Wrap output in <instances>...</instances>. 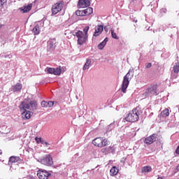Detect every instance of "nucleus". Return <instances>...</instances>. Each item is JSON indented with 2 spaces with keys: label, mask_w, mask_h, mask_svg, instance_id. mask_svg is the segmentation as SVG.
I'll return each mask as SVG.
<instances>
[{
  "label": "nucleus",
  "mask_w": 179,
  "mask_h": 179,
  "mask_svg": "<svg viewBox=\"0 0 179 179\" xmlns=\"http://www.w3.org/2000/svg\"><path fill=\"white\" fill-rule=\"evenodd\" d=\"M76 15L77 16H85V11L83 10H78L76 11Z\"/></svg>",
  "instance_id": "c85d7f7f"
},
{
  "label": "nucleus",
  "mask_w": 179,
  "mask_h": 179,
  "mask_svg": "<svg viewBox=\"0 0 179 179\" xmlns=\"http://www.w3.org/2000/svg\"><path fill=\"white\" fill-rule=\"evenodd\" d=\"M103 30H104V27L103 25H97L95 27V31L94 33V37H99L101 33H103Z\"/></svg>",
  "instance_id": "f8f14e48"
},
{
  "label": "nucleus",
  "mask_w": 179,
  "mask_h": 179,
  "mask_svg": "<svg viewBox=\"0 0 179 179\" xmlns=\"http://www.w3.org/2000/svg\"><path fill=\"white\" fill-rule=\"evenodd\" d=\"M22 87L23 85L20 84V83H17L16 85L13 86V92H20Z\"/></svg>",
  "instance_id": "dca6fc26"
},
{
  "label": "nucleus",
  "mask_w": 179,
  "mask_h": 179,
  "mask_svg": "<svg viewBox=\"0 0 179 179\" xmlns=\"http://www.w3.org/2000/svg\"><path fill=\"white\" fill-rule=\"evenodd\" d=\"M119 169L116 166H113L111 168L110 173L111 176H117L118 174Z\"/></svg>",
  "instance_id": "aec40b11"
},
{
  "label": "nucleus",
  "mask_w": 179,
  "mask_h": 179,
  "mask_svg": "<svg viewBox=\"0 0 179 179\" xmlns=\"http://www.w3.org/2000/svg\"><path fill=\"white\" fill-rule=\"evenodd\" d=\"M48 73H51L52 75H61V68L57 67L55 68H48Z\"/></svg>",
  "instance_id": "ddd939ff"
},
{
  "label": "nucleus",
  "mask_w": 179,
  "mask_h": 179,
  "mask_svg": "<svg viewBox=\"0 0 179 179\" xmlns=\"http://www.w3.org/2000/svg\"><path fill=\"white\" fill-rule=\"evenodd\" d=\"M6 2V0H0V6H3V4Z\"/></svg>",
  "instance_id": "72a5a7b5"
},
{
  "label": "nucleus",
  "mask_w": 179,
  "mask_h": 179,
  "mask_svg": "<svg viewBox=\"0 0 179 179\" xmlns=\"http://www.w3.org/2000/svg\"><path fill=\"white\" fill-rule=\"evenodd\" d=\"M10 163H17V162H20V157H11L9 159Z\"/></svg>",
  "instance_id": "393cba45"
},
{
  "label": "nucleus",
  "mask_w": 179,
  "mask_h": 179,
  "mask_svg": "<svg viewBox=\"0 0 179 179\" xmlns=\"http://www.w3.org/2000/svg\"><path fill=\"white\" fill-rule=\"evenodd\" d=\"M90 65H92V60L87 59L84 66H83V71H86V69H89Z\"/></svg>",
  "instance_id": "b1692460"
},
{
  "label": "nucleus",
  "mask_w": 179,
  "mask_h": 179,
  "mask_svg": "<svg viewBox=\"0 0 179 179\" xmlns=\"http://www.w3.org/2000/svg\"><path fill=\"white\" fill-rule=\"evenodd\" d=\"M132 1H135V0H132Z\"/></svg>",
  "instance_id": "4c0bfd02"
},
{
  "label": "nucleus",
  "mask_w": 179,
  "mask_h": 179,
  "mask_svg": "<svg viewBox=\"0 0 179 179\" xmlns=\"http://www.w3.org/2000/svg\"><path fill=\"white\" fill-rule=\"evenodd\" d=\"M105 31H107V27L104 28Z\"/></svg>",
  "instance_id": "f704fd0d"
},
{
  "label": "nucleus",
  "mask_w": 179,
  "mask_h": 179,
  "mask_svg": "<svg viewBox=\"0 0 179 179\" xmlns=\"http://www.w3.org/2000/svg\"><path fill=\"white\" fill-rule=\"evenodd\" d=\"M78 8L79 9L83 8H89L90 6V0H78Z\"/></svg>",
  "instance_id": "9b49d317"
},
{
  "label": "nucleus",
  "mask_w": 179,
  "mask_h": 179,
  "mask_svg": "<svg viewBox=\"0 0 179 179\" xmlns=\"http://www.w3.org/2000/svg\"><path fill=\"white\" fill-rule=\"evenodd\" d=\"M36 175L39 179H48L51 173L45 170H38Z\"/></svg>",
  "instance_id": "1a4fd4ad"
},
{
  "label": "nucleus",
  "mask_w": 179,
  "mask_h": 179,
  "mask_svg": "<svg viewBox=\"0 0 179 179\" xmlns=\"http://www.w3.org/2000/svg\"><path fill=\"white\" fill-rule=\"evenodd\" d=\"M152 171V167L150 166H145L142 168L143 173H150Z\"/></svg>",
  "instance_id": "a878e982"
},
{
  "label": "nucleus",
  "mask_w": 179,
  "mask_h": 179,
  "mask_svg": "<svg viewBox=\"0 0 179 179\" xmlns=\"http://www.w3.org/2000/svg\"><path fill=\"white\" fill-rule=\"evenodd\" d=\"M0 155H2V151L1 150H0Z\"/></svg>",
  "instance_id": "c9c22d12"
},
{
  "label": "nucleus",
  "mask_w": 179,
  "mask_h": 179,
  "mask_svg": "<svg viewBox=\"0 0 179 179\" xmlns=\"http://www.w3.org/2000/svg\"><path fill=\"white\" fill-rule=\"evenodd\" d=\"M145 68L149 69V68H152V63H147L145 64Z\"/></svg>",
  "instance_id": "473e14b6"
},
{
  "label": "nucleus",
  "mask_w": 179,
  "mask_h": 179,
  "mask_svg": "<svg viewBox=\"0 0 179 179\" xmlns=\"http://www.w3.org/2000/svg\"><path fill=\"white\" fill-rule=\"evenodd\" d=\"M157 84H151L145 90L143 96H145V97H148L149 96H157Z\"/></svg>",
  "instance_id": "20e7f679"
},
{
  "label": "nucleus",
  "mask_w": 179,
  "mask_h": 179,
  "mask_svg": "<svg viewBox=\"0 0 179 179\" xmlns=\"http://www.w3.org/2000/svg\"><path fill=\"white\" fill-rule=\"evenodd\" d=\"M156 139H157V134H152L145 139L144 143H146V145H152V143L156 142Z\"/></svg>",
  "instance_id": "9d476101"
},
{
  "label": "nucleus",
  "mask_w": 179,
  "mask_h": 179,
  "mask_svg": "<svg viewBox=\"0 0 179 179\" xmlns=\"http://www.w3.org/2000/svg\"><path fill=\"white\" fill-rule=\"evenodd\" d=\"M64 0H57V1L52 6V15H57L64 9Z\"/></svg>",
  "instance_id": "39448f33"
},
{
  "label": "nucleus",
  "mask_w": 179,
  "mask_h": 179,
  "mask_svg": "<svg viewBox=\"0 0 179 179\" xmlns=\"http://www.w3.org/2000/svg\"><path fill=\"white\" fill-rule=\"evenodd\" d=\"M33 33L35 34V36H38V34H40V25L36 24L33 30H32Z\"/></svg>",
  "instance_id": "5701e85b"
},
{
  "label": "nucleus",
  "mask_w": 179,
  "mask_h": 179,
  "mask_svg": "<svg viewBox=\"0 0 179 179\" xmlns=\"http://www.w3.org/2000/svg\"><path fill=\"white\" fill-rule=\"evenodd\" d=\"M124 120L127 122H136L139 120V110L138 108H136L130 110L124 117Z\"/></svg>",
  "instance_id": "f03ea898"
},
{
  "label": "nucleus",
  "mask_w": 179,
  "mask_h": 179,
  "mask_svg": "<svg viewBox=\"0 0 179 179\" xmlns=\"http://www.w3.org/2000/svg\"><path fill=\"white\" fill-rule=\"evenodd\" d=\"M35 141L38 143H44V141H43V139L41 138L36 137Z\"/></svg>",
  "instance_id": "7c9ffc66"
},
{
  "label": "nucleus",
  "mask_w": 179,
  "mask_h": 179,
  "mask_svg": "<svg viewBox=\"0 0 179 179\" xmlns=\"http://www.w3.org/2000/svg\"><path fill=\"white\" fill-rule=\"evenodd\" d=\"M41 107H52V106H54V102L50 101H43L41 102Z\"/></svg>",
  "instance_id": "f3484780"
},
{
  "label": "nucleus",
  "mask_w": 179,
  "mask_h": 179,
  "mask_svg": "<svg viewBox=\"0 0 179 179\" xmlns=\"http://www.w3.org/2000/svg\"><path fill=\"white\" fill-rule=\"evenodd\" d=\"M174 73H178L179 72V63H176V65L173 66Z\"/></svg>",
  "instance_id": "c756f323"
},
{
  "label": "nucleus",
  "mask_w": 179,
  "mask_h": 179,
  "mask_svg": "<svg viewBox=\"0 0 179 179\" xmlns=\"http://www.w3.org/2000/svg\"><path fill=\"white\" fill-rule=\"evenodd\" d=\"M110 33L112 38H115V40H118V38H120L117 35V33H115L113 29L110 30Z\"/></svg>",
  "instance_id": "cd10ccee"
},
{
  "label": "nucleus",
  "mask_w": 179,
  "mask_h": 179,
  "mask_svg": "<svg viewBox=\"0 0 179 179\" xmlns=\"http://www.w3.org/2000/svg\"><path fill=\"white\" fill-rule=\"evenodd\" d=\"M76 36L78 38L77 43L79 45H82L87 41V35L85 34L83 31H78L76 32Z\"/></svg>",
  "instance_id": "423d86ee"
},
{
  "label": "nucleus",
  "mask_w": 179,
  "mask_h": 179,
  "mask_svg": "<svg viewBox=\"0 0 179 179\" xmlns=\"http://www.w3.org/2000/svg\"><path fill=\"white\" fill-rule=\"evenodd\" d=\"M85 16H89L93 13V8L92 7H88L87 9L83 10Z\"/></svg>",
  "instance_id": "4be33fe9"
},
{
  "label": "nucleus",
  "mask_w": 179,
  "mask_h": 179,
  "mask_svg": "<svg viewBox=\"0 0 179 179\" xmlns=\"http://www.w3.org/2000/svg\"><path fill=\"white\" fill-rule=\"evenodd\" d=\"M47 145V142L45 143Z\"/></svg>",
  "instance_id": "e433bc0d"
},
{
  "label": "nucleus",
  "mask_w": 179,
  "mask_h": 179,
  "mask_svg": "<svg viewBox=\"0 0 179 179\" xmlns=\"http://www.w3.org/2000/svg\"><path fill=\"white\" fill-rule=\"evenodd\" d=\"M112 149H113V147L109 146V147H106V148H102L101 150V152L103 155H108V153H110V152L111 151Z\"/></svg>",
  "instance_id": "412c9836"
},
{
  "label": "nucleus",
  "mask_w": 179,
  "mask_h": 179,
  "mask_svg": "<svg viewBox=\"0 0 179 179\" xmlns=\"http://www.w3.org/2000/svg\"><path fill=\"white\" fill-rule=\"evenodd\" d=\"M31 8H33V4L30 3L28 6L20 8L19 10L22 13H29V11L31 10Z\"/></svg>",
  "instance_id": "4468645a"
},
{
  "label": "nucleus",
  "mask_w": 179,
  "mask_h": 179,
  "mask_svg": "<svg viewBox=\"0 0 179 179\" xmlns=\"http://www.w3.org/2000/svg\"><path fill=\"white\" fill-rule=\"evenodd\" d=\"M89 29H90L89 26H87L83 29V31L85 33L84 34H86V36H87V31H89Z\"/></svg>",
  "instance_id": "2f4dec72"
},
{
  "label": "nucleus",
  "mask_w": 179,
  "mask_h": 179,
  "mask_svg": "<svg viewBox=\"0 0 179 179\" xmlns=\"http://www.w3.org/2000/svg\"><path fill=\"white\" fill-rule=\"evenodd\" d=\"M107 41H108V38H106L103 41H102L101 43H100L98 45V48L99 50H103V48H104V47H106V44H107Z\"/></svg>",
  "instance_id": "6ab92c4d"
},
{
  "label": "nucleus",
  "mask_w": 179,
  "mask_h": 179,
  "mask_svg": "<svg viewBox=\"0 0 179 179\" xmlns=\"http://www.w3.org/2000/svg\"><path fill=\"white\" fill-rule=\"evenodd\" d=\"M41 164H44V166H52L54 164V161H52V157L51 155L48 154L45 155L42 159H41Z\"/></svg>",
  "instance_id": "6e6552de"
},
{
  "label": "nucleus",
  "mask_w": 179,
  "mask_h": 179,
  "mask_svg": "<svg viewBox=\"0 0 179 179\" xmlns=\"http://www.w3.org/2000/svg\"><path fill=\"white\" fill-rule=\"evenodd\" d=\"M56 44H57V40L55 38L50 39L48 41V48H49V50H54L55 48Z\"/></svg>",
  "instance_id": "2eb2a0df"
},
{
  "label": "nucleus",
  "mask_w": 179,
  "mask_h": 179,
  "mask_svg": "<svg viewBox=\"0 0 179 179\" xmlns=\"http://www.w3.org/2000/svg\"><path fill=\"white\" fill-rule=\"evenodd\" d=\"M129 76H131L129 71L124 76L122 84V92L123 93L127 92V89H128V86H129Z\"/></svg>",
  "instance_id": "0eeeda50"
},
{
  "label": "nucleus",
  "mask_w": 179,
  "mask_h": 179,
  "mask_svg": "<svg viewBox=\"0 0 179 179\" xmlns=\"http://www.w3.org/2000/svg\"><path fill=\"white\" fill-rule=\"evenodd\" d=\"M92 143L94 146H96V148H100L101 149L106 148V146H108L110 145V141H108L107 138L103 137H96L92 140Z\"/></svg>",
  "instance_id": "7ed1b4c3"
},
{
  "label": "nucleus",
  "mask_w": 179,
  "mask_h": 179,
  "mask_svg": "<svg viewBox=\"0 0 179 179\" xmlns=\"http://www.w3.org/2000/svg\"><path fill=\"white\" fill-rule=\"evenodd\" d=\"M22 118L23 120H30L31 118V112L27 110L30 109V104L24 100L19 106Z\"/></svg>",
  "instance_id": "f257e3e1"
},
{
  "label": "nucleus",
  "mask_w": 179,
  "mask_h": 179,
  "mask_svg": "<svg viewBox=\"0 0 179 179\" xmlns=\"http://www.w3.org/2000/svg\"><path fill=\"white\" fill-rule=\"evenodd\" d=\"M29 107H31V111H34L37 110V101H31L29 102Z\"/></svg>",
  "instance_id": "a211bd4d"
},
{
  "label": "nucleus",
  "mask_w": 179,
  "mask_h": 179,
  "mask_svg": "<svg viewBox=\"0 0 179 179\" xmlns=\"http://www.w3.org/2000/svg\"><path fill=\"white\" fill-rule=\"evenodd\" d=\"M162 117H169L170 115V113L169 112V109H165L161 112Z\"/></svg>",
  "instance_id": "bb28decb"
}]
</instances>
